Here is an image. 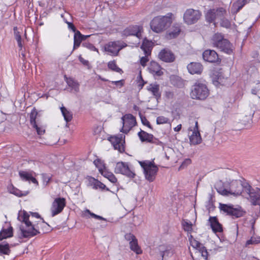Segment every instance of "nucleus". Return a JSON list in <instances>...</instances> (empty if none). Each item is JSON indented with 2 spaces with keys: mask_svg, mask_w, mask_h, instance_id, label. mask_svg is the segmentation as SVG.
Masks as SVG:
<instances>
[{
  "mask_svg": "<svg viewBox=\"0 0 260 260\" xmlns=\"http://www.w3.org/2000/svg\"><path fill=\"white\" fill-rule=\"evenodd\" d=\"M150 143L155 144L161 147H164V144L162 142L160 141L158 139L154 137L153 136L152 137V141H151Z\"/></svg>",
  "mask_w": 260,
  "mask_h": 260,
  "instance_id": "55",
  "label": "nucleus"
},
{
  "mask_svg": "<svg viewBox=\"0 0 260 260\" xmlns=\"http://www.w3.org/2000/svg\"><path fill=\"white\" fill-rule=\"evenodd\" d=\"M199 252L201 253V256L203 257L204 260H207L208 258V252L206 248L203 246V248H201L198 250Z\"/></svg>",
  "mask_w": 260,
  "mask_h": 260,
  "instance_id": "53",
  "label": "nucleus"
},
{
  "mask_svg": "<svg viewBox=\"0 0 260 260\" xmlns=\"http://www.w3.org/2000/svg\"><path fill=\"white\" fill-rule=\"evenodd\" d=\"M247 0H238L233 5L232 10L234 13H238L246 4Z\"/></svg>",
  "mask_w": 260,
  "mask_h": 260,
  "instance_id": "34",
  "label": "nucleus"
},
{
  "mask_svg": "<svg viewBox=\"0 0 260 260\" xmlns=\"http://www.w3.org/2000/svg\"><path fill=\"white\" fill-rule=\"evenodd\" d=\"M86 179L87 185L91 186L94 189H100L101 190L105 189L107 191L110 190L104 183L91 176H87Z\"/></svg>",
  "mask_w": 260,
  "mask_h": 260,
  "instance_id": "17",
  "label": "nucleus"
},
{
  "mask_svg": "<svg viewBox=\"0 0 260 260\" xmlns=\"http://www.w3.org/2000/svg\"><path fill=\"white\" fill-rule=\"evenodd\" d=\"M202 14L199 10L188 9L185 12L183 20L187 24H192L196 23L200 18Z\"/></svg>",
  "mask_w": 260,
  "mask_h": 260,
  "instance_id": "12",
  "label": "nucleus"
},
{
  "mask_svg": "<svg viewBox=\"0 0 260 260\" xmlns=\"http://www.w3.org/2000/svg\"><path fill=\"white\" fill-rule=\"evenodd\" d=\"M213 84L216 87L226 86L229 84V79L225 77L221 69L213 70L211 75Z\"/></svg>",
  "mask_w": 260,
  "mask_h": 260,
  "instance_id": "9",
  "label": "nucleus"
},
{
  "mask_svg": "<svg viewBox=\"0 0 260 260\" xmlns=\"http://www.w3.org/2000/svg\"><path fill=\"white\" fill-rule=\"evenodd\" d=\"M226 10L223 7L210 9L205 14L206 20L210 23H213L215 25V20L217 19H220L224 17L226 15Z\"/></svg>",
  "mask_w": 260,
  "mask_h": 260,
  "instance_id": "6",
  "label": "nucleus"
},
{
  "mask_svg": "<svg viewBox=\"0 0 260 260\" xmlns=\"http://www.w3.org/2000/svg\"><path fill=\"white\" fill-rule=\"evenodd\" d=\"M79 60L85 66L89 67V61L87 60L84 59L81 55L79 56Z\"/></svg>",
  "mask_w": 260,
  "mask_h": 260,
  "instance_id": "60",
  "label": "nucleus"
},
{
  "mask_svg": "<svg viewBox=\"0 0 260 260\" xmlns=\"http://www.w3.org/2000/svg\"><path fill=\"white\" fill-rule=\"evenodd\" d=\"M110 82H111V83H112L115 85H117V86H119V87H121L124 85L125 81H124V80L122 79V80H120L118 81H112Z\"/></svg>",
  "mask_w": 260,
  "mask_h": 260,
  "instance_id": "54",
  "label": "nucleus"
},
{
  "mask_svg": "<svg viewBox=\"0 0 260 260\" xmlns=\"http://www.w3.org/2000/svg\"><path fill=\"white\" fill-rule=\"evenodd\" d=\"M181 225L184 231L191 235L192 231V223L187 219H183L181 222Z\"/></svg>",
  "mask_w": 260,
  "mask_h": 260,
  "instance_id": "38",
  "label": "nucleus"
},
{
  "mask_svg": "<svg viewBox=\"0 0 260 260\" xmlns=\"http://www.w3.org/2000/svg\"><path fill=\"white\" fill-rule=\"evenodd\" d=\"M209 94V90L205 84L196 82L193 85L190 95L193 99L204 100L208 97Z\"/></svg>",
  "mask_w": 260,
  "mask_h": 260,
  "instance_id": "5",
  "label": "nucleus"
},
{
  "mask_svg": "<svg viewBox=\"0 0 260 260\" xmlns=\"http://www.w3.org/2000/svg\"><path fill=\"white\" fill-rule=\"evenodd\" d=\"M220 209L224 212L226 213L228 215H231L236 218L242 216L244 213L241 208H234L233 206L225 204H220Z\"/></svg>",
  "mask_w": 260,
  "mask_h": 260,
  "instance_id": "16",
  "label": "nucleus"
},
{
  "mask_svg": "<svg viewBox=\"0 0 260 260\" xmlns=\"http://www.w3.org/2000/svg\"><path fill=\"white\" fill-rule=\"evenodd\" d=\"M60 110L66 121L67 122L71 121L73 118L72 112L63 106L60 108Z\"/></svg>",
  "mask_w": 260,
  "mask_h": 260,
  "instance_id": "40",
  "label": "nucleus"
},
{
  "mask_svg": "<svg viewBox=\"0 0 260 260\" xmlns=\"http://www.w3.org/2000/svg\"><path fill=\"white\" fill-rule=\"evenodd\" d=\"M165 96L168 100L173 99L174 98V93L170 90L166 91Z\"/></svg>",
  "mask_w": 260,
  "mask_h": 260,
  "instance_id": "57",
  "label": "nucleus"
},
{
  "mask_svg": "<svg viewBox=\"0 0 260 260\" xmlns=\"http://www.w3.org/2000/svg\"><path fill=\"white\" fill-rule=\"evenodd\" d=\"M10 253L9 244L3 245L0 244V253L8 255Z\"/></svg>",
  "mask_w": 260,
  "mask_h": 260,
  "instance_id": "46",
  "label": "nucleus"
},
{
  "mask_svg": "<svg viewBox=\"0 0 260 260\" xmlns=\"http://www.w3.org/2000/svg\"><path fill=\"white\" fill-rule=\"evenodd\" d=\"M114 172L116 174H120L123 175L129 178H134L136 174L132 170L128 165V162L119 161L116 163Z\"/></svg>",
  "mask_w": 260,
  "mask_h": 260,
  "instance_id": "10",
  "label": "nucleus"
},
{
  "mask_svg": "<svg viewBox=\"0 0 260 260\" xmlns=\"http://www.w3.org/2000/svg\"><path fill=\"white\" fill-rule=\"evenodd\" d=\"M35 173L32 171H20L19 175L20 179L23 181L32 182V183L38 185L39 183L35 177L34 176Z\"/></svg>",
  "mask_w": 260,
  "mask_h": 260,
  "instance_id": "19",
  "label": "nucleus"
},
{
  "mask_svg": "<svg viewBox=\"0 0 260 260\" xmlns=\"http://www.w3.org/2000/svg\"><path fill=\"white\" fill-rule=\"evenodd\" d=\"M181 31V24L174 23L166 34V38L172 39L177 38Z\"/></svg>",
  "mask_w": 260,
  "mask_h": 260,
  "instance_id": "23",
  "label": "nucleus"
},
{
  "mask_svg": "<svg viewBox=\"0 0 260 260\" xmlns=\"http://www.w3.org/2000/svg\"><path fill=\"white\" fill-rule=\"evenodd\" d=\"M220 25L222 27L228 28L231 27V22L227 19L224 18V17L220 19Z\"/></svg>",
  "mask_w": 260,
  "mask_h": 260,
  "instance_id": "49",
  "label": "nucleus"
},
{
  "mask_svg": "<svg viewBox=\"0 0 260 260\" xmlns=\"http://www.w3.org/2000/svg\"><path fill=\"white\" fill-rule=\"evenodd\" d=\"M109 140L115 150H118L121 153L125 151V136L123 134L111 136Z\"/></svg>",
  "mask_w": 260,
  "mask_h": 260,
  "instance_id": "11",
  "label": "nucleus"
},
{
  "mask_svg": "<svg viewBox=\"0 0 260 260\" xmlns=\"http://www.w3.org/2000/svg\"><path fill=\"white\" fill-rule=\"evenodd\" d=\"M187 69L190 74L200 75L203 72V66L200 62H192L187 65Z\"/></svg>",
  "mask_w": 260,
  "mask_h": 260,
  "instance_id": "24",
  "label": "nucleus"
},
{
  "mask_svg": "<svg viewBox=\"0 0 260 260\" xmlns=\"http://www.w3.org/2000/svg\"><path fill=\"white\" fill-rule=\"evenodd\" d=\"M169 122V119L162 116H158L156 118V123L157 124H162L167 123Z\"/></svg>",
  "mask_w": 260,
  "mask_h": 260,
  "instance_id": "51",
  "label": "nucleus"
},
{
  "mask_svg": "<svg viewBox=\"0 0 260 260\" xmlns=\"http://www.w3.org/2000/svg\"><path fill=\"white\" fill-rule=\"evenodd\" d=\"M143 30L142 26L138 25L129 26L124 30V34L126 36H135L138 38L141 36Z\"/></svg>",
  "mask_w": 260,
  "mask_h": 260,
  "instance_id": "21",
  "label": "nucleus"
},
{
  "mask_svg": "<svg viewBox=\"0 0 260 260\" xmlns=\"http://www.w3.org/2000/svg\"><path fill=\"white\" fill-rule=\"evenodd\" d=\"M14 33L15 39L17 41L18 47L20 48L23 47V45L22 43V39L20 35V32L18 31L17 27L15 26L13 28Z\"/></svg>",
  "mask_w": 260,
  "mask_h": 260,
  "instance_id": "43",
  "label": "nucleus"
},
{
  "mask_svg": "<svg viewBox=\"0 0 260 260\" xmlns=\"http://www.w3.org/2000/svg\"><path fill=\"white\" fill-rule=\"evenodd\" d=\"M13 236V228L10 226L7 229H3L0 232V241Z\"/></svg>",
  "mask_w": 260,
  "mask_h": 260,
  "instance_id": "36",
  "label": "nucleus"
},
{
  "mask_svg": "<svg viewBox=\"0 0 260 260\" xmlns=\"http://www.w3.org/2000/svg\"><path fill=\"white\" fill-rule=\"evenodd\" d=\"M125 240L129 242L130 249L137 254H141L143 251L138 244V239L131 233H126L124 235Z\"/></svg>",
  "mask_w": 260,
  "mask_h": 260,
  "instance_id": "13",
  "label": "nucleus"
},
{
  "mask_svg": "<svg viewBox=\"0 0 260 260\" xmlns=\"http://www.w3.org/2000/svg\"><path fill=\"white\" fill-rule=\"evenodd\" d=\"M66 201L63 198H56L53 202L51 207V215L52 217L62 212L66 206Z\"/></svg>",
  "mask_w": 260,
  "mask_h": 260,
  "instance_id": "14",
  "label": "nucleus"
},
{
  "mask_svg": "<svg viewBox=\"0 0 260 260\" xmlns=\"http://www.w3.org/2000/svg\"><path fill=\"white\" fill-rule=\"evenodd\" d=\"M8 189L10 193L18 197L26 196L29 193L28 191H22L14 187L12 184L9 185L8 186Z\"/></svg>",
  "mask_w": 260,
  "mask_h": 260,
  "instance_id": "29",
  "label": "nucleus"
},
{
  "mask_svg": "<svg viewBox=\"0 0 260 260\" xmlns=\"http://www.w3.org/2000/svg\"><path fill=\"white\" fill-rule=\"evenodd\" d=\"M139 115L141 118V122L142 124L144 125L147 126L149 128H151V125L149 122V121L147 119V118L145 116H143L141 114V112H139Z\"/></svg>",
  "mask_w": 260,
  "mask_h": 260,
  "instance_id": "52",
  "label": "nucleus"
},
{
  "mask_svg": "<svg viewBox=\"0 0 260 260\" xmlns=\"http://www.w3.org/2000/svg\"><path fill=\"white\" fill-rule=\"evenodd\" d=\"M93 164L95 167L98 169L99 172L101 174V172L105 171L107 168H106L105 164L102 160L100 158H96L93 161Z\"/></svg>",
  "mask_w": 260,
  "mask_h": 260,
  "instance_id": "42",
  "label": "nucleus"
},
{
  "mask_svg": "<svg viewBox=\"0 0 260 260\" xmlns=\"http://www.w3.org/2000/svg\"><path fill=\"white\" fill-rule=\"evenodd\" d=\"M69 27L71 28L74 31H76V27L72 23H68Z\"/></svg>",
  "mask_w": 260,
  "mask_h": 260,
  "instance_id": "64",
  "label": "nucleus"
},
{
  "mask_svg": "<svg viewBox=\"0 0 260 260\" xmlns=\"http://www.w3.org/2000/svg\"><path fill=\"white\" fill-rule=\"evenodd\" d=\"M106 52H110L114 54V55H117L120 50H104Z\"/></svg>",
  "mask_w": 260,
  "mask_h": 260,
  "instance_id": "63",
  "label": "nucleus"
},
{
  "mask_svg": "<svg viewBox=\"0 0 260 260\" xmlns=\"http://www.w3.org/2000/svg\"><path fill=\"white\" fill-rule=\"evenodd\" d=\"M83 46L85 47L88 48V49H96L91 44H89V43H86V42L83 43Z\"/></svg>",
  "mask_w": 260,
  "mask_h": 260,
  "instance_id": "62",
  "label": "nucleus"
},
{
  "mask_svg": "<svg viewBox=\"0 0 260 260\" xmlns=\"http://www.w3.org/2000/svg\"><path fill=\"white\" fill-rule=\"evenodd\" d=\"M210 42L213 47L218 49H230L231 46L230 42L220 32L215 33L211 37Z\"/></svg>",
  "mask_w": 260,
  "mask_h": 260,
  "instance_id": "7",
  "label": "nucleus"
},
{
  "mask_svg": "<svg viewBox=\"0 0 260 260\" xmlns=\"http://www.w3.org/2000/svg\"><path fill=\"white\" fill-rule=\"evenodd\" d=\"M190 143L191 145H197L202 142V138L199 132H193L189 137Z\"/></svg>",
  "mask_w": 260,
  "mask_h": 260,
  "instance_id": "31",
  "label": "nucleus"
},
{
  "mask_svg": "<svg viewBox=\"0 0 260 260\" xmlns=\"http://www.w3.org/2000/svg\"><path fill=\"white\" fill-rule=\"evenodd\" d=\"M148 70L154 76L159 77L163 74L161 66L154 61L150 62L148 67Z\"/></svg>",
  "mask_w": 260,
  "mask_h": 260,
  "instance_id": "22",
  "label": "nucleus"
},
{
  "mask_svg": "<svg viewBox=\"0 0 260 260\" xmlns=\"http://www.w3.org/2000/svg\"><path fill=\"white\" fill-rule=\"evenodd\" d=\"M144 56L140 57V63L143 67H145L147 62L149 60L152 50H143Z\"/></svg>",
  "mask_w": 260,
  "mask_h": 260,
  "instance_id": "35",
  "label": "nucleus"
},
{
  "mask_svg": "<svg viewBox=\"0 0 260 260\" xmlns=\"http://www.w3.org/2000/svg\"><path fill=\"white\" fill-rule=\"evenodd\" d=\"M83 214L84 216L85 217H87L88 215H90L91 217L94 218L95 219L107 221V219L106 218L91 212L89 209L85 210L84 211Z\"/></svg>",
  "mask_w": 260,
  "mask_h": 260,
  "instance_id": "44",
  "label": "nucleus"
},
{
  "mask_svg": "<svg viewBox=\"0 0 260 260\" xmlns=\"http://www.w3.org/2000/svg\"><path fill=\"white\" fill-rule=\"evenodd\" d=\"M38 113L35 109L32 110L30 113V123L33 128H35L38 135H42L45 132V129L44 127L39 125V123L37 121V117Z\"/></svg>",
  "mask_w": 260,
  "mask_h": 260,
  "instance_id": "15",
  "label": "nucleus"
},
{
  "mask_svg": "<svg viewBox=\"0 0 260 260\" xmlns=\"http://www.w3.org/2000/svg\"><path fill=\"white\" fill-rule=\"evenodd\" d=\"M203 59L209 62H216L220 61L218 55L215 50H205L202 53Z\"/></svg>",
  "mask_w": 260,
  "mask_h": 260,
  "instance_id": "18",
  "label": "nucleus"
},
{
  "mask_svg": "<svg viewBox=\"0 0 260 260\" xmlns=\"http://www.w3.org/2000/svg\"><path fill=\"white\" fill-rule=\"evenodd\" d=\"M127 44L122 40L111 41L106 44L105 49H123L127 47Z\"/></svg>",
  "mask_w": 260,
  "mask_h": 260,
  "instance_id": "25",
  "label": "nucleus"
},
{
  "mask_svg": "<svg viewBox=\"0 0 260 260\" xmlns=\"http://www.w3.org/2000/svg\"><path fill=\"white\" fill-rule=\"evenodd\" d=\"M138 135L142 142H151L152 141L153 135L149 134L144 131L141 130L138 134Z\"/></svg>",
  "mask_w": 260,
  "mask_h": 260,
  "instance_id": "32",
  "label": "nucleus"
},
{
  "mask_svg": "<svg viewBox=\"0 0 260 260\" xmlns=\"http://www.w3.org/2000/svg\"><path fill=\"white\" fill-rule=\"evenodd\" d=\"M253 57L257 61L260 62V50H254L253 54Z\"/></svg>",
  "mask_w": 260,
  "mask_h": 260,
  "instance_id": "58",
  "label": "nucleus"
},
{
  "mask_svg": "<svg viewBox=\"0 0 260 260\" xmlns=\"http://www.w3.org/2000/svg\"><path fill=\"white\" fill-rule=\"evenodd\" d=\"M158 58L165 62H172L175 59L174 54L170 50H161Z\"/></svg>",
  "mask_w": 260,
  "mask_h": 260,
  "instance_id": "20",
  "label": "nucleus"
},
{
  "mask_svg": "<svg viewBox=\"0 0 260 260\" xmlns=\"http://www.w3.org/2000/svg\"><path fill=\"white\" fill-rule=\"evenodd\" d=\"M66 82L68 85L76 92L79 91V83L72 78H67Z\"/></svg>",
  "mask_w": 260,
  "mask_h": 260,
  "instance_id": "33",
  "label": "nucleus"
},
{
  "mask_svg": "<svg viewBox=\"0 0 260 260\" xmlns=\"http://www.w3.org/2000/svg\"><path fill=\"white\" fill-rule=\"evenodd\" d=\"M90 36H84L81 34V33L79 31L77 30L74 34V47L73 49L75 48H78L80 46L81 42L83 41H85L88 37Z\"/></svg>",
  "mask_w": 260,
  "mask_h": 260,
  "instance_id": "26",
  "label": "nucleus"
},
{
  "mask_svg": "<svg viewBox=\"0 0 260 260\" xmlns=\"http://www.w3.org/2000/svg\"><path fill=\"white\" fill-rule=\"evenodd\" d=\"M137 80H138V87L140 89H142L143 87L144 84L146 82H145L144 80H143L142 75H141V71L140 72L139 75H138V76L137 77Z\"/></svg>",
  "mask_w": 260,
  "mask_h": 260,
  "instance_id": "50",
  "label": "nucleus"
},
{
  "mask_svg": "<svg viewBox=\"0 0 260 260\" xmlns=\"http://www.w3.org/2000/svg\"><path fill=\"white\" fill-rule=\"evenodd\" d=\"M139 164L143 169L145 179L150 182H153L158 171V168L154 161L153 160L139 161Z\"/></svg>",
  "mask_w": 260,
  "mask_h": 260,
  "instance_id": "3",
  "label": "nucleus"
},
{
  "mask_svg": "<svg viewBox=\"0 0 260 260\" xmlns=\"http://www.w3.org/2000/svg\"><path fill=\"white\" fill-rule=\"evenodd\" d=\"M188 240L190 245L194 248L199 250L203 248V245L200 242L196 240L191 235L188 236Z\"/></svg>",
  "mask_w": 260,
  "mask_h": 260,
  "instance_id": "39",
  "label": "nucleus"
},
{
  "mask_svg": "<svg viewBox=\"0 0 260 260\" xmlns=\"http://www.w3.org/2000/svg\"><path fill=\"white\" fill-rule=\"evenodd\" d=\"M122 127L120 132L127 134L137 124L136 119L131 114H126L121 117Z\"/></svg>",
  "mask_w": 260,
  "mask_h": 260,
  "instance_id": "8",
  "label": "nucleus"
},
{
  "mask_svg": "<svg viewBox=\"0 0 260 260\" xmlns=\"http://www.w3.org/2000/svg\"><path fill=\"white\" fill-rule=\"evenodd\" d=\"M147 89L156 99L160 98L161 93L159 91V86L158 84L156 83L150 84L147 86Z\"/></svg>",
  "mask_w": 260,
  "mask_h": 260,
  "instance_id": "30",
  "label": "nucleus"
},
{
  "mask_svg": "<svg viewBox=\"0 0 260 260\" xmlns=\"http://www.w3.org/2000/svg\"><path fill=\"white\" fill-rule=\"evenodd\" d=\"M251 185L245 179L233 180L230 184L229 192L231 194L241 195L250 191Z\"/></svg>",
  "mask_w": 260,
  "mask_h": 260,
  "instance_id": "4",
  "label": "nucleus"
},
{
  "mask_svg": "<svg viewBox=\"0 0 260 260\" xmlns=\"http://www.w3.org/2000/svg\"><path fill=\"white\" fill-rule=\"evenodd\" d=\"M209 221L210 226L214 233L221 232L222 231V226L218 222L216 217H210Z\"/></svg>",
  "mask_w": 260,
  "mask_h": 260,
  "instance_id": "27",
  "label": "nucleus"
},
{
  "mask_svg": "<svg viewBox=\"0 0 260 260\" xmlns=\"http://www.w3.org/2000/svg\"><path fill=\"white\" fill-rule=\"evenodd\" d=\"M29 215L26 211L18 213L17 219L23 224L20 226L21 236L23 238H31L41 233H45L48 229H46L49 225L45 222L42 218V221L37 224H32L29 220Z\"/></svg>",
  "mask_w": 260,
  "mask_h": 260,
  "instance_id": "1",
  "label": "nucleus"
},
{
  "mask_svg": "<svg viewBox=\"0 0 260 260\" xmlns=\"http://www.w3.org/2000/svg\"><path fill=\"white\" fill-rule=\"evenodd\" d=\"M173 254V251L171 249H166L160 252V255L162 257L161 260H166V259Z\"/></svg>",
  "mask_w": 260,
  "mask_h": 260,
  "instance_id": "47",
  "label": "nucleus"
},
{
  "mask_svg": "<svg viewBox=\"0 0 260 260\" xmlns=\"http://www.w3.org/2000/svg\"><path fill=\"white\" fill-rule=\"evenodd\" d=\"M250 191H246V194L249 197L250 201L254 205H260V194L253 191L251 186Z\"/></svg>",
  "mask_w": 260,
  "mask_h": 260,
  "instance_id": "28",
  "label": "nucleus"
},
{
  "mask_svg": "<svg viewBox=\"0 0 260 260\" xmlns=\"http://www.w3.org/2000/svg\"><path fill=\"white\" fill-rule=\"evenodd\" d=\"M191 162V160L189 158H186L185 159L182 164L181 165L180 168H184L187 166L188 165L190 164Z\"/></svg>",
  "mask_w": 260,
  "mask_h": 260,
  "instance_id": "59",
  "label": "nucleus"
},
{
  "mask_svg": "<svg viewBox=\"0 0 260 260\" xmlns=\"http://www.w3.org/2000/svg\"><path fill=\"white\" fill-rule=\"evenodd\" d=\"M259 239H260V237H252L249 240L246 241V245L260 243V240Z\"/></svg>",
  "mask_w": 260,
  "mask_h": 260,
  "instance_id": "48",
  "label": "nucleus"
},
{
  "mask_svg": "<svg viewBox=\"0 0 260 260\" xmlns=\"http://www.w3.org/2000/svg\"><path fill=\"white\" fill-rule=\"evenodd\" d=\"M218 192L222 195L227 196L230 194L229 192V189L228 190L226 189H219L218 190Z\"/></svg>",
  "mask_w": 260,
  "mask_h": 260,
  "instance_id": "61",
  "label": "nucleus"
},
{
  "mask_svg": "<svg viewBox=\"0 0 260 260\" xmlns=\"http://www.w3.org/2000/svg\"><path fill=\"white\" fill-rule=\"evenodd\" d=\"M101 174L113 183H115L117 182V179L115 176L112 172L109 171L107 169L101 172Z\"/></svg>",
  "mask_w": 260,
  "mask_h": 260,
  "instance_id": "37",
  "label": "nucleus"
},
{
  "mask_svg": "<svg viewBox=\"0 0 260 260\" xmlns=\"http://www.w3.org/2000/svg\"><path fill=\"white\" fill-rule=\"evenodd\" d=\"M108 68L112 71L118 73L120 74H123L122 70L119 68L115 60L110 61L108 63Z\"/></svg>",
  "mask_w": 260,
  "mask_h": 260,
  "instance_id": "41",
  "label": "nucleus"
},
{
  "mask_svg": "<svg viewBox=\"0 0 260 260\" xmlns=\"http://www.w3.org/2000/svg\"><path fill=\"white\" fill-rule=\"evenodd\" d=\"M173 15L171 13L165 16H158L154 17L150 22L152 30L156 33H159L167 29L173 22Z\"/></svg>",
  "mask_w": 260,
  "mask_h": 260,
  "instance_id": "2",
  "label": "nucleus"
},
{
  "mask_svg": "<svg viewBox=\"0 0 260 260\" xmlns=\"http://www.w3.org/2000/svg\"><path fill=\"white\" fill-rule=\"evenodd\" d=\"M154 45V42L145 38L143 41L141 49H151Z\"/></svg>",
  "mask_w": 260,
  "mask_h": 260,
  "instance_id": "45",
  "label": "nucleus"
},
{
  "mask_svg": "<svg viewBox=\"0 0 260 260\" xmlns=\"http://www.w3.org/2000/svg\"><path fill=\"white\" fill-rule=\"evenodd\" d=\"M251 93L253 94H257L258 98L260 99V83L257 85L256 88L251 90Z\"/></svg>",
  "mask_w": 260,
  "mask_h": 260,
  "instance_id": "56",
  "label": "nucleus"
}]
</instances>
